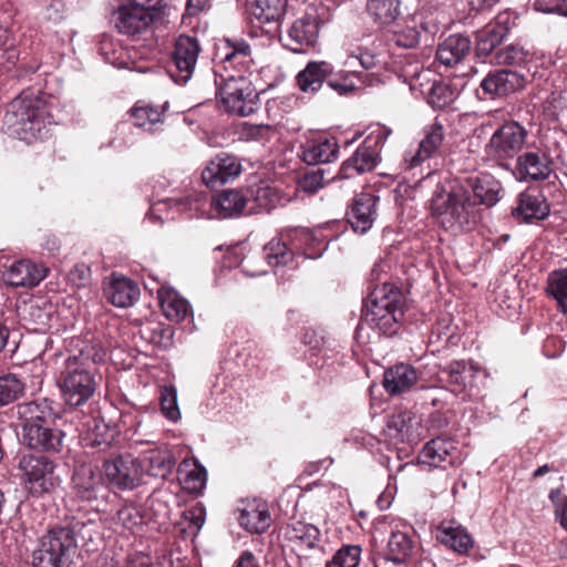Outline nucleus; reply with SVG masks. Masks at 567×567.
<instances>
[{
  "label": "nucleus",
  "mask_w": 567,
  "mask_h": 567,
  "mask_svg": "<svg viewBox=\"0 0 567 567\" xmlns=\"http://www.w3.org/2000/svg\"><path fill=\"white\" fill-rule=\"evenodd\" d=\"M250 47L245 41L225 39L216 45L215 84L220 101L228 113L248 116L258 110L259 94L245 76Z\"/></svg>",
  "instance_id": "obj_1"
},
{
  "label": "nucleus",
  "mask_w": 567,
  "mask_h": 567,
  "mask_svg": "<svg viewBox=\"0 0 567 567\" xmlns=\"http://www.w3.org/2000/svg\"><path fill=\"white\" fill-rule=\"evenodd\" d=\"M105 355L100 344L87 341H79L71 351L59 381L62 398L69 406H81L93 396L100 381L95 365Z\"/></svg>",
  "instance_id": "obj_2"
},
{
  "label": "nucleus",
  "mask_w": 567,
  "mask_h": 567,
  "mask_svg": "<svg viewBox=\"0 0 567 567\" xmlns=\"http://www.w3.org/2000/svg\"><path fill=\"white\" fill-rule=\"evenodd\" d=\"M430 207L437 225L453 235L471 231L480 220L477 203L465 184L456 179L435 188Z\"/></svg>",
  "instance_id": "obj_3"
},
{
  "label": "nucleus",
  "mask_w": 567,
  "mask_h": 567,
  "mask_svg": "<svg viewBox=\"0 0 567 567\" xmlns=\"http://www.w3.org/2000/svg\"><path fill=\"white\" fill-rule=\"evenodd\" d=\"M52 123L48 101L40 91H23L10 103L4 116L10 134L27 143L42 140Z\"/></svg>",
  "instance_id": "obj_4"
},
{
  "label": "nucleus",
  "mask_w": 567,
  "mask_h": 567,
  "mask_svg": "<svg viewBox=\"0 0 567 567\" xmlns=\"http://www.w3.org/2000/svg\"><path fill=\"white\" fill-rule=\"evenodd\" d=\"M404 296L392 284L375 287L368 297L362 311V322L380 334L396 333L403 318Z\"/></svg>",
  "instance_id": "obj_5"
},
{
  "label": "nucleus",
  "mask_w": 567,
  "mask_h": 567,
  "mask_svg": "<svg viewBox=\"0 0 567 567\" xmlns=\"http://www.w3.org/2000/svg\"><path fill=\"white\" fill-rule=\"evenodd\" d=\"M75 534L70 527L50 529L32 553L33 567H71L76 555Z\"/></svg>",
  "instance_id": "obj_6"
},
{
  "label": "nucleus",
  "mask_w": 567,
  "mask_h": 567,
  "mask_svg": "<svg viewBox=\"0 0 567 567\" xmlns=\"http://www.w3.org/2000/svg\"><path fill=\"white\" fill-rule=\"evenodd\" d=\"M391 130L382 125L371 127L362 144L342 163L339 176L351 178L375 168L380 161V152L384 146Z\"/></svg>",
  "instance_id": "obj_7"
},
{
  "label": "nucleus",
  "mask_w": 567,
  "mask_h": 567,
  "mask_svg": "<svg viewBox=\"0 0 567 567\" xmlns=\"http://www.w3.org/2000/svg\"><path fill=\"white\" fill-rule=\"evenodd\" d=\"M199 53L200 45L196 38L182 34L175 40L168 69L174 82L186 84L192 79Z\"/></svg>",
  "instance_id": "obj_8"
},
{
  "label": "nucleus",
  "mask_w": 567,
  "mask_h": 567,
  "mask_svg": "<svg viewBox=\"0 0 567 567\" xmlns=\"http://www.w3.org/2000/svg\"><path fill=\"white\" fill-rule=\"evenodd\" d=\"M526 137L527 131L518 122H506L493 133L485 152L494 159L513 157L520 151Z\"/></svg>",
  "instance_id": "obj_9"
},
{
  "label": "nucleus",
  "mask_w": 567,
  "mask_h": 567,
  "mask_svg": "<svg viewBox=\"0 0 567 567\" xmlns=\"http://www.w3.org/2000/svg\"><path fill=\"white\" fill-rule=\"evenodd\" d=\"M103 470L109 482L120 489H133L138 486L143 477L140 461L131 454H121L105 460Z\"/></svg>",
  "instance_id": "obj_10"
},
{
  "label": "nucleus",
  "mask_w": 567,
  "mask_h": 567,
  "mask_svg": "<svg viewBox=\"0 0 567 567\" xmlns=\"http://www.w3.org/2000/svg\"><path fill=\"white\" fill-rule=\"evenodd\" d=\"M19 467L33 493H48L59 483L54 474L55 466L47 456L25 454L20 458Z\"/></svg>",
  "instance_id": "obj_11"
},
{
  "label": "nucleus",
  "mask_w": 567,
  "mask_h": 567,
  "mask_svg": "<svg viewBox=\"0 0 567 567\" xmlns=\"http://www.w3.org/2000/svg\"><path fill=\"white\" fill-rule=\"evenodd\" d=\"M525 84L526 79L516 71H491L481 81L476 95L480 100H496L523 89Z\"/></svg>",
  "instance_id": "obj_12"
},
{
  "label": "nucleus",
  "mask_w": 567,
  "mask_h": 567,
  "mask_svg": "<svg viewBox=\"0 0 567 567\" xmlns=\"http://www.w3.org/2000/svg\"><path fill=\"white\" fill-rule=\"evenodd\" d=\"M419 462L430 467L446 470L463 462L462 453L452 439L435 437L427 442L419 454Z\"/></svg>",
  "instance_id": "obj_13"
},
{
  "label": "nucleus",
  "mask_w": 567,
  "mask_h": 567,
  "mask_svg": "<svg viewBox=\"0 0 567 567\" xmlns=\"http://www.w3.org/2000/svg\"><path fill=\"white\" fill-rule=\"evenodd\" d=\"M243 171L240 159L229 153L220 152L203 169L202 179L210 188L236 179Z\"/></svg>",
  "instance_id": "obj_14"
},
{
  "label": "nucleus",
  "mask_w": 567,
  "mask_h": 567,
  "mask_svg": "<svg viewBox=\"0 0 567 567\" xmlns=\"http://www.w3.org/2000/svg\"><path fill=\"white\" fill-rule=\"evenodd\" d=\"M105 489L101 471L92 464H80L75 467L71 480V492L82 502L96 499Z\"/></svg>",
  "instance_id": "obj_15"
},
{
  "label": "nucleus",
  "mask_w": 567,
  "mask_h": 567,
  "mask_svg": "<svg viewBox=\"0 0 567 567\" xmlns=\"http://www.w3.org/2000/svg\"><path fill=\"white\" fill-rule=\"evenodd\" d=\"M514 20L511 12H501L486 24L476 35V53L487 56L497 48L508 34Z\"/></svg>",
  "instance_id": "obj_16"
},
{
  "label": "nucleus",
  "mask_w": 567,
  "mask_h": 567,
  "mask_svg": "<svg viewBox=\"0 0 567 567\" xmlns=\"http://www.w3.org/2000/svg\"><path fill=\"white\" fill-rule=\"evenodd\" d=\"M379 196L372 193L358 194L347 212V218L352 229L359 234L370 230L377 218Z\"/></svg>",
  "instance_id": "obj_17"
},
{
  "label": "nucleus",
  "mask_w": 567,
  "mask_h": 567,
  "mask_svg": "<svg viewBox=\"0 0 567 567\" xmlns=\"http://www.w3.org/2000/svg\"><path fill=\"white\" fill-rule=\"evenodd\" d=\"M64 433L50 424L22 427V442L32 450L58 453L63 447Z\"/></svg>",
  "instance_id": "obj_18"
},
{
  "label": "nucleus",
  "mask_w": 567,
  "mask_h": 567,
  "mask_svg": "<svg viewBox=\"0 0 567 567\" xmlns=\"http://www.w3.org/2000/svg\"><path fill=\"white\" fill-rule=\"evenodd\" d=\"M444 140V127L435 121L424 128V136L414 152H408L404 156L405 169L412 171L419 167L425 159L432 157Z\"/></svg>",
  "instance_id": "obj_19"
},
{
  "label": "nucleus",
  "mask_w": 567,
  "mask_h": 567,
  "mask_svg": "<svg viewBox=\"0 0 567 567\" xmlns=\"http://www.w3.org/2000/svg\"><path fill=\"white\" fill-rule=\"evenodd\" d=\"M153 20V12L126 3L121 4L114 12L116 29L126 35L141 34L148 29Z\"/></svg>",
  "instance_id": "obj_20"
},
{
  "label": "nucleus",
  "mask_w": 567,
  "mask_h": 567,
  "mask_svg": "<svg viewBox=\"0 0 567 567\" xmlns=\"http://www.w3.org/2000/svg\"><path fill=\"white\" fill-rule=\"evenodd\" d=\"M319 34V24L315 17L305 16L297 19L281 38L285 47L292 52H301L303 47L312 45Z\"/></svg>",
  "instance_id": "obj_21"
},
{
  "label": "nucleus",
  "mask_w": 567,
  "mask_h": 567,
  "mask_svg": "<svg viewBox=\"0 0 567 567\" xmlns=\"http://www.w3.org/2000/svg\"><path fill=\"white\" fill-rule=\"evenodd\" d=\"M47 276V269L31 260L11 264L3 274V280L12 287H34Z\"/></svg>",
  "instance_id": "obj_22"
},
{
  "label": "nucleus",
  "mask_w": 567,
  "mask_h": 567,
  "mask_svg": "<svg viewBox=\"0 0 567 567\" xmlns=\"http://www.w3.org/2000/svg\"><path fill=\"white\" fill-rule=\"evenodd\" d=\"M436 539L453 551L464 555L474 546V540L466 528L455 520H443L436 527Z\"/></svg>",
  "instance_id": "obj_23"
},
{
  "label": "nucleus",
  "mask_w": 567,
  "mask_h": 567,
  "mask_svg": "<svg viewBox=\"0 0 567 567\" xmlns=\"http://www.w3.org/2000/svg\"><path fill=\"white\" fill-rule=\"evenodd\" d=\"M339 146L334 137H318L301 146L300 158L308 165L331 163L337 159Z\"/></svg>",
  "instance_id": "obj_24"
},
{
  "label": "nucleus",
  "mask_w": 567,
  "mask_h": 567,
  "mask_svg": "<svg viewBox=\"0 0 567 567\" xmlns=\"http://www.w3.org/2000/svg\"><path fill=\"white\" fill-rule=\"evenodd\" d=\"M248 197L240 190L228 189L212 198L210 207L215 217L231 218L247 213Z\"/></svg>",
  "instance_id": "obj_25"
},
{
  "label": "nucleus",
  "mask_w": 567,
  "mask_h": 567,
  "mask_svg": "<svg viewBox=\"0 0 567 567\" xmlns=\"http://www.w3.org/2000/svg\"><path fill=\"white\" fill-rule=\"evenodd\" d=\"M105 298L115 307L127 308L133 306L140 296L137 285L127 278L113 275L110 282L103 288Z\"/></svg>",
  "instance_id": "obj_26"
},
{
  "label": "nucleus",
  "mask_w": 567,
  "mask_h": 567,
  "mask_svg": "<svg viewBox=\"0 0 567 567\" xmlns=\"http://www.w3.org/2000/svg\"><path fill=\"white\" fill-rule=\"evenodd\" d=\"M419 373L414 367L408 363H398L388 370L383 375V386L391 395L409 391L417 381Z\"/></svg>",
  "instance_id": "obj_27"
},
{
  "label": "nucleus",
  "mask_w": 567,
  "mask_h": 567,
  "mask_svg": "<svg viewBox=\"0 0 567 567\" xmlns=\"http://www.w3.org/2000/svg\"><path fill=\"white\" fill-rule=\"evenodd\" d=\"M53 402L48 399H38L21 403L17 406L19 420L23 426L50 424L55 417Z\"/></svg>",
  "instance_id": "obj_28"
},
{
  "label": "nucleus",
  "mask_w": 567,
  "mask_h": 567,
  "mask_svg": "<svg viewBox=\"0 0 567 567\" xmlns=\"http://www.w3.org/2000/svg\"><path fill=\"white\" fill-rule=\"evenodd\" d=\"M471 47L468 37L452 34L439 44L436 59L445 66H455L468 55Z\"/></svg>",
  "instance_id": "obj_29"
},
{
  "label": "nucleus",
  "mask_w": 567,
  "mask_h": 567,
  "mask_svg": "<svg viewBox=\"0 0 567 567\" xmlns=\"http://www.w3.org/2000/svg\"><path fill=\"white\" fill-rule=\"evenodd\" d=\"M466 188L473 193L474 200L485 206H494L499 200L502 186L491 175H482L474 178H466Z\"/></svg>",
  "instance_id": "obj_30"
},
{
  "label": "nucleus",
  "mask_w": 567,
  "mask_h": 567,
  "mask_svg": "<svg viewBox=\"0 0 567 567\" xmlns=\"http://www.w3.org/2000/svg\"><path fill=\"white\" fill-rule=\"evenodd\" d=\"M281 202L276 187L260 183L249 189L247 214L269 213Z\"/></svg>",
  "instance_id": "obj_31"
},
{
  "label": "nucleus",
  "mask_w": 567,
  "mask_h": 567,
  "mask_svg": "<svg viewBox=\"0 0 567 567\" xmlns=\"http://www.w3.org/2000/svg\"><path fill=\"white\" fill-rule=\"evenodd\" d=\"M365 13L379 28L390 27L401 16V0H365Z\"/></svg>",
  "instance_id": "obj_32"
},
{
  "label": "nucleus",
  "mask_w": 567,
  "mask_h": 567,
  "mask_svg": "<svg viewBox=\"0 0 567 567\" xmlns=\"http://www.w3.org/2000/svg\"><path fill=\"white\" fill-rule=\"evenodd\" d=\"M331 73L332 66L330 63L324 61L309 62L307 66L298 73L297 84L303 93L313 94L321 89L323 82L327 81Z\"/></svg>",
  "instance_id": "obj_33"
},
{
  "label": "nucleus",
  "mask_w": 567,
  "mask_h": 567,
  "mask_svg": "<svg viewBox=\"0 0 567 567\" xmlns=\"http://www.w3.org/2000/svg\"><path fill=\"white\" fill-rule=\"evenodd\" d=\"M287 0H247L246 13L259 24L277 22L285 12Z\"/></svg>",
  "instance_id": "obj_34"
},
{
  "label": "nucleus",
  "mask_w": 567,
  "mask_h": 567,
  "mask_svg": "<svg viewBox=\"0 0 567 567\" xmlns=\"http://www.w3.org/2000/svg\"><path fill=\"white\" fill-rule=\"evenodd\" d=\"M481 370L474 364L467 365L465 361H452L443 368L442 373L446 375V382L455 393L464 392L473 386V378Z\"/></svg>",
  "instance_id": "obj_35"
},
{
  "label": "nucleus",
  "mask_w": 567,
  "mask_h": 567,
  "mask_svg": "<svg viewBox=\"0 0 567 567\" xmlns=\"http://www.w3.org/2000/svg\"><path fill=\"white\" fill-rule=\"evenodd\" d=\"M144 462L151 476L165 480L173 472L176 460L173 452L162 445L146 452Z\"/></svg>",
  "instance_id": "obj_36"
},
{
  "label": "nucleus",
  "mask_w": 567,
  "mask_h": 567,
  "mask_svg": "<svg viewBox=\"0 0 567 567\" xmlns=\"http://www.w3.org/2000/svg\"><path fill=\"white\" fill-rule=\"evenodd\" d=\"M163 315L171 321L181 322L190 313V306L186 299L175 290L158 292Z\"/></svg>",
  "instance_id": "obj_37"
},
{
  "label": "nucleus",
  "mask_w": 567,
  "mask_h": 567,
  "mask_svg": "<svg viewBox=\"0 0 567 567\" xmlns=\"http://www.w3.org/2000/svg\"><path fill=\"white\" fill-rule=\"evenodd\" d=\"M270 514L266 504L250 505L243 509L239 523L250 533L261 534L270 526Z\"/></svg>",
  "instance_id": "obj_38"
},
{
  "label": "nucleus",
  "mask_w": 567,
  "mask_h": 567,
  "mask_svg": "<svg viewBox=\"0 0 567 567\" xmlns=\"http://www.w3.org/2000/svg\"><path fill=\"white\" fill-rule=\"evenodd\" d=\"M416 424V417L411 411H401L389 417L386 423L388 435L399 442L409 441Z\"/></svg>",
  "instance_id": "obj_39"
},
{
  "label": "nucleus",
  "mask_w": 567,
  "mask_h": 567,
  "mask_svg": "<svg viewBox=\"0 0 567 567\" xmlns=\"http://www.w3.org/2000/svg\"><path fill=\"white\" fill-rule=\"evenodd\" d=\"M296 251L282 238H272L264 247V258L271 267L288 266L293 262Z\"/></svg>",
  "instance_id": "obj_40"
},
{
  "label": "nucleus",
  "mask_w": 567,
  "mask_h": 567,
  "mask_svg": "<svg viewBox=\"0 0 567 567\" xmlns=\"http://www.w3.org/2000/svg\"><path fill=\"white\" fill-rule=\"evenodd\" d=\"M414 548V542L406 532H393L388 542V554L394 561L402 565L411 556Z\"/></svg>",
  "instance_id": "obj_41"
},
{
  "label": "nucleus",
  "mask_w": 567,
  "mask_h": 567,
  "mask_svg": "<svg viewBox=\"0 0 567 567\" xmlns=\"http://www.w3.org/2000/svg\"><path fill=\"white\" fill-rule=\"evenodd\" d=\"M286 537L291 542H298L312 548L319 540L320 530L312 524L298 520L287 526Z\"/></svg>",
  "instance_id": "obj_42"
},
{
  "label": "nucleus",
  "mask_w": 567,
  "mask_h": 567,
  "mask_svg": "<svg viewBox=\"0 0 567 567\" xmlns=\"http://www.w3.org/2000/svg\"><path fill=\"white\" fill-rule=\"evenodd\" d=\"M547 292L556 299L559 311L567 313V267L549 275Z\"/></svg>",
  "instance_id": "obj_43"
},
{
  "label": "nucleus",
  "mask_w": 567,
  "mask_h": 567,
  "mask_svg": "<svg viewBox=\"0 0 567 567\" xmlns=\"http://www.w3.org/2000/svg\"><path fill=\"white\" fill-rule=\"evenodd\" d=\"M131 116L135 126L152 131L155 124L162 122L163 111L151 104L137 103L132 109Z\"/></svg>",
  "instance_id": "obj_44"
},
{
  "label": "nucleus",
  "mask_w": 567,
  "mask_h": 567,
  "mask_svg": "<svg viewBox=\"0 0 567 567\" xmlns=\"http://www.w3.org/2000/svg\"><path fill=\"white\" fill-rule=\"evenodd\" d=\"M158 399L163 415L172 422H177L181 419V411L176 388L172 384L161 386Z\"/></svg>",
  "instance_id": "obj_45"
},
{
  "label": "nucleus",
  "mask_w": 567,
  "mask_h": 567,
  "mask_svg": "<svg viewBox=\"0 0 567 567\" xmlns=\"http://www.w3.org/2000/svg\"><path fill=\"white\" fill-rule=\"evenodd\" d=\"M361 553V547L358 545H344L327 560L326 567H358Z\"/></svg>",
  "instance_id": "obj_46"
},
{
  "label": "nucleus",
  "mask_w": 567,
  "mask_h": 567,
  "mask_svg": "<svg viewBox=\"0 0 567 567\" xmlns=\"http://www.w3.org/2000/svg\"><path fill=\"white\" fill-rule=\"evenodd\" d=\"M24 391L23 382L14 374L0 377V405L18 400Z\"/></svg>",
  "instance_id": "obj_47"
},
{
  "label": "nucleus",
  "mask_w": 567,
  "mask_h": 567,
  "mask_svg": "<svg viewBox=\"0 0 567 567\" xmlns=\"http://www.w3.org/2000/svg\"><path fill=\"white\" fill-rule=\"evenodd\" d=\"M454 90L446 83L434 82L427 92V103L433 109H445L455 100Z\"/></svg>",
  "instance_id": "obj_48"
},
{
  "label": "nucleus",
  "mask_w": 567,
  "mask_h": 567,
  "mask_svg": "<svg viewBox=\"0 0 567 567\" xmlns=\"http://www.w3.org/2000/svg\"><path fill=\"white\" fill-rule=\"evenodd\" d=\"M359 75V70H349L336 76H331L330 74L327 79V84L339 95H344L355 89V82L353 81V78H358Z\"/></svg>",
  "instance_id": "obj_49"
},
{
  "label": "nucleus",
  "mask_w": 567,
  "mask_h": 567,
  "mask_svg": "<svg viewBox=\"0 0 567 567\" xmlns=\"http://www.w3.org/2000/svg\"><path fill=\"white\" fill-rule=\"evenodd\" d=\"M332 178L324 177V171L320 167L307 172L298 182V188L307 194H313Z\"/></svg>",
  "instance_id": "obj_50"
},
{
  "label": "nucleus",
  "mask_w": 567,
  "mask_h": 567,
  "mask_svg": "<svg viewBox=\"0 0 567 567\" xmlns=\"http://www.w3.org/2000/svg\"><path fill=\"white\" fill-rule=\"evenodd\" d=\"M116 522L124 528L135 533L143 525V516L133 505H124L116 513Z\"/></svg>",
  "instance_id": "obj_51"
},
{
  "label": "nucleus",
  "mask_w": 567,
  "mask_h": 567,
  "mask_svg": "<svg viewBox=\"0 0 567 567\" xmlns=\"http://www.w3.org/2000/svg\"><path fill=\"white\" fill-rule=\"evenodd\" d=\"M498 64L526 65L528 63V52L518 45H508L496 54Z\"/></svg>",
  "instance_id": "obj_52"
},
{
  "label": "nucleus",
  "mask_w": 567,
  "mask_h": 567,
  "mask_svg": "<svg viewBox=\"0 0 567 567\" xmlns=\"http://www.w3.org/2000/svg\"><path fill=\"white\" fill-rule=\"evenodd\" d=\"M421 38V31L417 28L416 24H408L401 30L394 32L393 34V41L394 43L404 49H412L415 48Z\"/></svg>",
  "instance_id": "obj_53"
},
{
  "label": "nucleus",
  "mask_w": 567,
  "mask_h": 567,
  "mask_svg": "<svg viewBox=\"0 0 567 567\" xmlns=\"http://www.w3.org/2000/svg\"><path fill=\"white\" fill-rule=\"evenodd\" d=\"M375 64V55L363 48H358L354 52L349 54L344 61V65L351 70H357V65H360L362 70H371Z\"/></svg>",
  "instance_id": "obj_54"
},
{
  "label": "nucleus",
  "mask_w": 567,
  "mask_h": 567,
  "mask_svg": "<svg viewBox=\"0 0 567 567\" xmlns=\"http://www.w3.org/2000/svg\"><path fill=\"white\" fill-rule=\"evenodd\" d=\"M548 497L555 508L556 522L567 532V496L557 487L550 489Z\"/></svg>",
  "instance_id": "obj_55"
},
{
  "label": "nucleus",
  "mask_w": 567,
  "mask_h": 567,
  "mask_svg": "<svg viewBox=\"0 0 567 567\" xmlns=\"http://www.w3.org/2000/svg\"><path fill=\"white\" fill-rule=\"evenodd\" d=\"M288 239L296 254L302 248L311 247L318 241L316 235L307 228H296L288 234Z\"/></svg>",
  "instance_id": "obj_56"
},
{
  "label": "nucleus",
  "mask_w": 567,
  "mask_h": 567,
  "mask_svg": "<svg viewBox=\"0 0 567 567\" xmlns=\"http://www.w3.org/2000/svg\"><path fill=\"white\" fill-rule=\"evenodd\" d=\"M512 215L518 223H532V195L528 188L520 193L517 205L512 210Z\"/></svg>",
  "instance_id": "obj_57"
},
{
  "label": "nucleus",
  "mask_w": 567,
  "mask_h": 567,
  "mask_svg": "<svg viewBox=\"0 0 567 567\" xmlns=\"http://www.w3.org/2000/svg\"><path fill=\"white\" fill-rule=\"evenodd\" d=\"M274 130L267 124H251L245 123L241 130V135L246 140L252 141H268Z\"/></svg>",
  "instance_id": "obj_58"
},
{
  "label": "nucleus",
  "mask_w": 567,
  "mask_h": 567,
  "mask_svg": "<svg viewBox=\"0 0 567 567\" xmlns=\"http://www.w3.org/2000/svg\"><path fill=\"white\" fill-rule=\"evenodd\" d=\"M532 167V152H526L523 155L518 156L515 163V166L511 168L514 177L518 182H527L532 176L530 174Z\"/></svg>",
  "instance_id": "obj_59"
},
{
  "label": "nucleus",
  "mask_w": 567,
  "mask_h": 567,
  "mask_svg": "<svg viewBox=\"0 0 567 567\" xmlns=\"http://www.w3.org/2000/svg\"><path fill=\"white\" fill-rule=\"evenodd\" d=\"M534 9L544 13L567 17V0H536Z\"/></svg>",
  "instance_id": "obj_60"
},
{
  "label": "nucleus",
  "mask_w": 567,
  "mask_h": 567,
  "mask_svg": "<svg viewBox=\"0 0 567 567\" xmlns=\"http://www.w3.org/2000/svg\"><path fill=\"white\" fill-rule=\"evenodd\" d=\"M69 281L74 286H86L91 279V269L85 264H76L68 274Z\"/></svg>",
  "instance_id": "obj_61"
},
{
  "label": "nucleus",
  "mask_w": 567,
  "mask_h": 567,
  "mask_svg": "<svg viewBox=\"0 0 567 567\" xmlns=\"http://www.w3.org/2000/svg\"><path fill=\"white\" fill-rule=\"evenodd\" d=\"M207 481V472L203 466H196L194 470L188 472L185 482L188 484V488L193 491H200L205 487Z\"/></svg>",
  "instance_id": "obj_62"
},
{
  "label": "nucleus",
  "mask_w": 567,
  "mask_h": 567,
  "mask_svg": "<svg viewBox=\"0 0 567 567\" xmlns=\"http://www.w3.org/2000/svg\"><path fill=\"white\" fill-rule=\"evenodd\" d=\"M7 39V35H4V40ZM4 45L0 47V69L10 70L11 66L14 65L18 53L17 50L13 48H6Z\"/></svg>",
  "instance_id": "obj_63"
},
{
  "label": "nucleus",
  "mask_w": 567,
  "mask_h": 567,
  "mask_svg": "<svg viewBox=\"0 0 567 567\" xmlns=\"http://www.w3.org/2000/svg\"><path fill=\"white\" fill-rule=\"evenodd\" d=\"M112 437H100L97 434L87 435L84 441L86 446L97 449L100 452L106 451L111 446Z\"/></svg>",
  "instance_id": "obj_64"
}]
</instances>
